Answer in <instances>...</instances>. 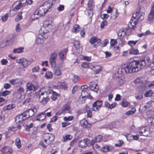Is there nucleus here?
I'll list each match as a JSON object with an SVG mask.
<instances>
[{
	"mask_svg": "<svg viewBox=\"0 0 154 154\" xmlns=\"http://www.w3.org/2000/svg\"><path fill=\"white\" fill-rule=\"evenodd\" d=\"M146 66L151 69L154 68V62H150L149 58L146 60H134L124 65L119 69L118 73L122 74L128 73L138 71Z\"/></svg>",
	"mask_w": 154,
	"mask_h": 154,
	"instance_id": "nucleus-1",
	"label": "nucleus"
},
{
	"mask_svg": "<svg viewBox=\"0 0 154 154\" xmlns=\"http://www.w3.org/2000/svg\"><path fill=\"white\" fill-rule=\"evenodd\" d=\"M54 139V136L52 134L47 133L44 135V140L40 141L39 145L44 148H46L47 146L51 144Z\"/></svg>",
	"mask_w": 154,
	"mask_h": 154,
	"instance_id": "nucleus-2",
	"label": "nucleus"
},
{
	"mask_svg": "<svg viewBox=\"0 0 154 154\" xmlns=\"http://www.w3.org/2000/svg\"><path fill=\"white\" fill-rule=\"evenodd\" d=\"M50 25V22L46 20L44 22L43 26L41 27L39 31V32L42 34V36H43L45 38H47L49 35L48 31L46 28H47V27Z\"/></svg>",
	"mask_w": 154,
	"mask_h": 154,
	"instance_id": "nucleus-3",
	"label": "nucleus"
},
{
	"mask_svg": "<svg viewBox=\"0 0 154 154\" xmlns=\"http://www.w3.org/2000/svg\"><path fill=\"white\" fill-rule=\"evenodd\" d=\"M47 12V11H45V9L42 6H41L35 11L34 14L35 15H37L38 16L36 17V18L38 19L39 17H41L44 16Z\"/></svg>",
	"mask_w": 154,
	"mask_h": 154,
	"instance_id": "nucleus-4",
	"label": "nucleus"
},
{
	"mask_svg": "<svg viewBox=\"0 0 154 154\" xmlns=\"http://www.w3.org/2000/svg\"><path fill=\"white\" fill-rule=\"evenodd\" d=\"M139 133L142 135L147 137L151 133L150 128L148 127H141L140 128Z\"/></svg>",
	"mask_w": 154,
	"mask_h": 154,
	"instance_id": "nucleus-5",
	"label": "nucleus"
},
{
	"mask_svg": "<svg viewBox=\"0 0 154 154\" xmlns=\"http://www.w3.org/2000/svg\"><path fill=\"white\" fill-rule=\"evenodd\" d=\"M37 112V109L35 108L30 109L26 110L24 111L23 112L25 114L24 115L26 116L27 119L29 118L32 117Z\"/></svg>",
	"mask_w": 154,
	"mask_h": 154,
	"instance_id": "nucleus-6",
	"label": "nucleus"
},
{
	"mask_svg": "<svg viewBox=\"0 0 154 154\" xmlns=\"http://www.w3.org/2000/svg\"><path fill=\"white\" fill-rule=\"evenodd\" d=\"M39 97L42 99L41 101L43 104H45L50 99V96H48L47 91L42 93Z\"/></svg>",
	"mask_w": 154,
	"mask_h": 154,
	"instance_id": "nucleus-7",
	"label": "nucleus"
},
{
	"mask_svg": "<svg viewBox=\"0 0 154 154\" xmlns=\"http://www.w3.org/2000/svg\"><path fill=\"white\" fill-rule=\"evenodd\" d=\"M102 104V101L101 100H97L93 104L91 108L92 111H97L100 108Z\"/></svg>",
	"mask_w": 154,
	"mask_h": 154,
	"instance_id": "nucleus-8",
	"label": "nucleus"
},
{
	"mask_svg": "<svg viewBox=\"0 0 154 154\" xmlns=\"http://www.w3.org/2000/svg\"><path fill=\"white\" fill-rule=\"evenodd\" d=\"M91 145H92L91 142L88 139L81 140L79 143V146L82 148L85 147L86 146H89Z\"/></svg>",
	"mask_w": 154,
	"mask_h": 154,
	"instance_id": "nucleus-9",
	"label": "nucleus"
},
{
	"mask_svg": "<svg viewBox=\"0 0 154 154\" xmlns=\"http://www.w3.org/2000/svg\"><path fill=\"white\" fill-rule=\"evenodd\" d=\"M24 113L23 112L15 117V121L17 123L21 122L27 119L26 116L24 115Z\"/></svg>",
	"mask_w": 154,
	"mask_h": 154,
	"instance_id": "nucleus-10",
	"label": "nucleus"
},
{
	"mask_svg": "<svg viewBox=\"0 0 154 154\" xmlns=\"http://www.w3.org/2000/svg\"><path fill=\"white\" fill-rule=\"evenodd\" d=\"M53 4V3L51 1H48L44 2L42 6L48 12L51 11Z\"/></svg>",
	"mask_w": 154,
	"mask_h": 154,
	"instance_id": "nucleus-11",
	"label": "nucleus"
},
{
	"mask_svg": "<svg viewBox=\"0 0 154 154\" xmlns=\"http://www.w3.org/2000/svg\"><path fill=\"white\" fill-rule=\"evenodd\" d=\"M88 6L89 9V12H88L89 16L90 18H91L93 16V13L92 9L94 8V4L93 1L89 0L88 3Z\"/></svg>",
	"mask_w": 154,
	"mask_h": 154,
	"instance_id": "nucleus-12",
	"label": "nucleus"
},
{
	"mask_svg": "<svg viewBox=\"0 0 154 154\" xmlns=\"http://www.w3.org/2000/svg\"><path fill=\"white\" fill-rule=\"evenodd\" d=\"M17 62L18 63H20L24 68H25L29 65V62L27 60L24 58H21L19 60H17Z\"/></svg>",
	"mask_w": 154,
	"mask_h": 154,
	"instance_id": "nucleus-13",
	"label": "nucleus"
},
{
	"mask_svg": "<svg viewBox=\"0 0 154 154\" xmlns=\"http://www.w3.org/2000/svg\"><path fill=\"white\" fill-rule=\"evenodd\" d=\"M48 93V95L50 96L51 99L53 100H55L57 98V93L53 91L52 90H50L47 91Z\"/></svg>",
	"mask_w": 154,
	"mask_h": 154,
	"instance_id": "nucleus-14",
	"label": "nucleus"
},
{
	"mask_svg": "<svg viewBox=\"0 0 154 154\" xmlns=\"http://www.w3.org/2000/svg\"><path fill=\"white\" fill-rule=\"evenodd\" d=\"M91 69L94 70L96 74H98L101 70L102 67L99 66L94 65L91 66Z\"/></svg>",
	"mask_w": 154,
	"mask_h": 154,
	"instance_id": "nucleus-15",
	"label": "nucleus"
},
{
	"mask_svg": "<svg viewBox=\"0 0 154 154\" xmlns=\"http://www.w3.org/2000/svg\"><path fill=\"white\" fill-rule=\"evenodd\" d=\"M46 110L39 113L37 116L36 120L39 121H41L44 120L46 116L45 114Z\"/></svg>",
	"mask_w": 154,
	"mask_h": 154,
	"instance_id": "nucleus-16",
	"label": "nucleus"
},
{
	"mask_svg": "<svg viewBox=\"0 0 154 154\" xmlns=\"http://www.w3.org/2000/svg\"><path fill=\"white\" fill-rule=\"evenodd\" d=\"M101 40L100 39L97 38L96 37H92L90 40V42L91 44H93L97 42V45H99L100 44Z\"/></svg>",
	"mask_w": 154,
	"mask_h": 154,
	"instance_id": "nucleus-17",
	"label": "nucleus"
},
{
	"mask_svg": "<svg viewBox=\"0 0 154 154\" xmlns=\"http://www.w3.org/2000/svg\"><path fill=\"white\" fill-rule=\"evenodd\" d=\"M114 147L111 146H106L102 147L101 150L103 152H106L108 151H112Z\"/></svg>",
	"mask_w": 154,
	"mask_h": 154,
	"instance_id": "nucleus-18",
	"label": "nucleus"
},
{
	"mask_svg": "<svg viewBox=\"0 0 154 154\" xmlns=\"http://www.w3.org/2000/svg\"><path fill=\"white\" fill-rule=\"evenodd\" d=\"M82 92L81 97H87L88 99H91L92 98L91 96L89 94L86 90H81Z\"/></svg>",
	"mask_w": 154,
	"mask_h": 154,
	"instance_id": "nucleus-19",
	"label": "nucleus"
},
{
	"mask_svg": "<svg viewBox=\"0 0 154 154\" xmlns=\"http://www.w3.org/2000/svg\"><path fill=\"white\" fill-rule=\"evenodd\" d=\"M80 122L81 125L84 128H89L91 126V125L88 123V121L85 119L81 120Z\"/></svg>",
	"mask_w": 154,
	"mask_h": 154,
	"instance_id": "nucleus-20",
	"label": "nucleus"
},
{
	"mask_svg": "<svg viewBox=\"0 0 154 154\" xmlns=\"http://www.w3.org/2000/svg\"><path fill=\"white\" fill-rule=\"evenodd\" d=\"M102 138V136L100 135H98L95 137V138L92 140L91 142L92 145H93L95 143V142H100Z\"/></svg>",
	"mask_w": 154,
	"mask_h": 154,
	"instance_id": "nucleus-21",
	"label": "nucleus"
},
{
	"mask_svg": "<svg viewBox=\"0 0 154 154\" xmlns=\"http://www.w3.org/2000/svg\"><path fill=\"white\" fill-rule=\"evenodd\" d=\"M39 34L38 36V37L37 38L36 41L35 43L37 45H38L39 44H41L43 42V39L41 38V37H43V38L46 39V38H45L43 36H42L41 35V34L39 33Z\"/></svg>",
	"mask_w": 154,
	"mask_h": 154,
	"instance_id": "nucleus-22",
	"label": "nucleus"
},
{
	"mask_svg": "<svg viewBox=\"0 0 154 154\" xmlns=\"http://www.w3.org/2000/svg\"><path fill=\"white\" fill-rule=\"evenodd\" d=\"M26 88L28 91H34L35 89V87L34 85L29 83L27 85Z\"/></svg>",
	"mask_w": 154,
	"mask_h": 154,
	"instance_id": "nucleus-23",
	"label": "nucleus"
},
{
	"mask_svg": "<svg viewBox=\"0 0 154 154\" xmlns=\"http://www.w3.org/2000/svg\"><path fill=\"white\" fill-rule=\"evenodd\" d=\"M134 20H131L129 22V23L131 26V28L134 29V28L137 27L136 24L137 20H136L135 19H133Z\"/></svg>",
	"mask_w": 154,
	"mask_h": 154,
	"instance_id": "nucleus-24",
	"label": "nucleus"
},
{
	"mask_svg": "<svg viewBox=\"0 0 154 154\" xmlns=\"http://www.w3.org/2000/svg\"><path fill=\"white\" fill-rule=\"evenodd\" d=\"M139 51L137 49L132 48L129 51V53L131 54L137 55L138 54Z\"/></svg>",
	"mask_w": 154,
	"mask_h": 154,
	"instance_id": "nucleus-25",
	"label": "nucleus"
},
{
	"mask_svg": "<svg viewBox=\"0 0 154 154\" xmlns=\"http://www.w3.org/2000/svg\"><path fill=\"white\" fill-rule=\"evenodd\" d=\"M72 138V136L69 134H67L65 136L63 137V139L62 140L63 142H65L67 140H70Z\"/></svg>",
	"mask_w": 154,
	"mask_h": 154,
	"instance_id": "nucleus-26",
	"label": "nucleus"
},
{
	"mask_svg": "<svg viewBox=\"0 0 154 154\" xmlns=\"http://www.w3.org/2000/svg\"><path fill=\"white\" fill-rule=\"evenodd\" d=\"M45 77L47 79H51L53 77L52 73L50 71H47L46 72Z\"/></svg>",
	"mask_w": 154,
	"mask_h": 154,
	"instance_id": "nucleus-27",
	"label": "nucleus"
},
{
	"mask_svg": "<svg viewBox=\"0 0 154 154\" xmlns=\"http://www.w3.org/2000/svg\"><path fill=\"white\" fill-rule=\"evenodd\" d=\"M138 12H139V16H137V19L138 20L141 21L144 18V13H141L140 10H139Z\"/></svg>",
	"mask_w": 154,
	"mask_h": 154,
	"instance_id": "nucleus-28",
	"label": "nucleus"
},
{
	"mask_svg": "<svg viewBox=\"0 0 154 154\" xmlns=\"http://www.w3.org/2000/svg\"><path fill=\"white\" fill-rule=\"evenodd\" d=\"M92 66V65H89V63L86 62H84L82 63L81 65V66L83 68H90L91 69V66Z\"/></svg>",
	"mask_w": 154,
	"mask_h": 154,
	"instance_id": "nucleus-29",
	"label": "nucleus"
},
{
	"mask_svg": "<svg viewBox=\"0 0 154 154\" xmlns=\"http://www.w3.org/2000/svg\"><path fill=\"white\" fill-rule=\"evenodd\" d=\"M22 12H20L16 16L15 18V20L16 21H18L20 20H21L22 18Z\"/></svg>",
	"mask_w": 154,
	"mask_h": 154,
	"instance_id": "nucleus-30",
	"label": "nucleus"
},
{
	"mask_svg": "<svg viewBox=\"0 0 154 154\" xmlns=\"http://www.w3.org/2000/svg\"><path fill=\"white\" fill-rule=\"evenodd\" d=\"M74 45L77 50L79 49L80 47V42L78 41H75Z\"/></svg>",
	"mask_w": 154,
	"mask_h": 154,
	"instance_id": "nucleus-31",
	"label": "nucleus"
},
{
	"mask_svg": "<svg viewBox=\"0 0 154 154\" xmlns=\"http://www.w3.org/2000/svg\"><path fill=\"white\" fill-rule=\"evenodd\" d=\"M79 26L78 25H75L72 29V31L74 32H77L79 31Z\"/></svg>",
	"mask_w": 154,
	"mask_h": 154,
	"instance_id": "nucleus-32",
	"label": "nucleus"
},
{
	"mask_svg": "<svg viewBox=\"0 0 154 154\" xmlns=\"http://www.w3.org/2000/svg\"><path fill=\"white\" fill-rule=\"evenodd\" d=\"M23 47H20L18 48H15L14 49L13 52L14 53H20L23 52Z\"/></svg>",
	"mask_w": 154,
	"mask_h": 154,
	"instance_id": "nucleus-33",
	"label": "nucleus"
},
{
	"mask_svg": "<svg viewBox=\"0 0 154 154\" xmlns=\"http://www.w3.org/2000/svg\"><path fill=\"white\" fill-rule=\"evenodd\" d=\"M15 143L18 148H19L21 147L20 140L19 138H16L15 140Z\"/></svg>",
	"mask_w": 154,
	"mask_h": 154,
	"instance_id": "nucleus-34",
	"label": "nucleus"
},
{
	"mask_svg": "<svg viewBox=\"0 0 154 154\" xmlns=\"http://www.w3.org/2000/svg\"><path fill=\"white\" fill-rule=\"evenodd\" d=\"M153 93V92L152 90H149L146 91L144 94V95L146 97H149L151 96Z\"/></svg>",
	"mask_w": 154,
	"mask_h": 154,
	"instance_id": "nucleus-35",
	"label": "nucleus"
},
{
	"mask_svg": "<svg viewBox=\"0 0 154 154\" xmlns=\"http://www.w3.org/2000/svg\"><path fill=\"white\" fill-rule=\"evenodd\" d=\"M154 18V12L150 11L148 16V20H152Z\"/></svg>",
	"mask_w": 154,
	"mask_h": 154,
	"instance_id": "nucleus-36",
	"label": "nucleus"
},
{
	"mask_svg": "<svg viewBox=\"0 0 154 154\" xmlns=\"http://www.w3.org/2000/svg\"><path fill=\"white\" fill-rule=\"evenodd\" d=\"M55 60H49V62L50 64L52 67H54L56 66V63Z\"/></svg>",
	"mask_w": 154,
	"mask_h": 154,
	"instance_id": "nucleus-37",
	"label": "nucleus"
},
{
	"mask_svg": "<svg viewBox=\"0 0 154 154\" xmlns=\"http://www.w3.org/2000/svg\"><path fill=\"white\" fill-rule=\"evenodd\" d=\"M73 119L74 117L72 116H69L68 117L65 116L63 118V120L65 121H71Z\"/></svg>",
	"mask_w": 154,
	"mask_h": 154,
	"instance_id": "nucleus-38",
	"label": "nucleus"
},
{
	"mask_svg": "<svg viewBox=\"0 0 154 154\" xmlns=\"http://www.w3.org/2000/svg\"><path fill=\"white\" fill-rule=\"evenodd\" d=\"M89 107L88 106L86 107V112L87 114V116L89 118H91L92 116L91 112L88 109H89Z\"/></svg>",
	"mask_w": 154,
	"mask_h": 154,
	"instance_id": "nucleus-39",
	"label": "nucleus"
},
{
	"mask_svg": "<svg viewBox=\"0 0 154 154\" xmlns=\"http://www.w3.org/2000/svg\"><path fill=\"white\" fill-rule=\"evenodd\" d=\"M57 57V55L56 53H53L51 54L49 60H56Z\"/></svg>",
	"mask_w": 154,
	"mask_h": 154,
	"instance_id": "nucleus-40",
	"label": "nucleus"
},
{
	"mask_svg": "<svg viewBox=\"0 0 154 154\" xmlns=\"http://www.w3.org/2000/svg\"><path fill=\"white\" fill-rule=\"evenodd\" d=\"M22 84V81L21 80L18 79V81H16L14 86H16V87L20 86H21Z\"/></svg>",
	"mask_w": 154,
	"mask_h": 154,
	"instance_id": "nucleus-41",
	"label": "nucleus"
},
{
	"mask_svg": "<svg viewBox=\"0 0 154 154\" xmlns=\"http://www.w3.org/2000/svg\"><path fill=\"white\" fill-rule=\"evenodd\" d=\"M60 58L61 59L63 60L66 58V55L63 52H60L59 54Z\"/></svg>",
	"mask_w": 154,
	"mask_h": 154,
	"instance_id": "nucleus-42",
	"label": "nucleus"
},
{
	"mask_svg": "<svg viewBox=\"0 0 154 154\" xmlns=\"http://www.w3.org/2000/svg\"><path fill=\"white\" fill-rule=\"evenodd\" d=\"M8 17V14L6 13L5 14L3 17H2V21L3 22H5L7 20Z\"/></svg>",
	"mask_w": 154,
	"mask_h": 154,
	"instance_id": "nucleus-43",
	"label": "nucleus"
},
{
	"mask_svg": "<svg viewBox=\"0 0 154 154\" xmlns=\"http://www.w3.org/2000/svg\"><path fill=\"white\" fill-rule=\"evenodd\" d=\"M13 105L12 104H9L5 107V110H8L12 109L14 108Z\"/></svg>",
	"mask_w": 154,
	"mask_h": 154,
	"instance_id": "nucleus-44",
	"label": "nucleus"
},
{
	"mask_svg": "<svg viewBox=\"0 0 154 154\" xmlns=\"http://www.w3.org/2000/svg\"><path fill=\"white\" fill-rule=\"evenodd\" d=\"M107 22L106 20L103 21L101 23L100 25V27L101 29H103L104 28V26H106L107 25Z\"/></svg>",
	"mask_w": 154,
	"mask_h": 154,
	"instance_id": "nucleus-45",
	"label": "nucleus"
},
{
	"mask_svg": "<svg viewBox=\"0 0 154 154\" xmlns=\"http://www.w3.org/2000/svg\"><path fill=\"white\" fill-rule=\"evenodd\" d=\"M139 16V12H137L135 13H134L133 14L132 17L131 18V20H132L133 19H135L136 20H137L138 19H137V16Z\"/></svg>",
	"mask_w": 154,
	"mask_h": 154,
	"instance_id": "nucleus-46",
	"label": "nucleus"
},
{
	"mask_svg": "<svg viewBox=\"0 0 154 154\" xmlns=\"http://www.w3.org/2000/svg\"><path fill=\"white\" fill-rule=\"evenodd\" d=\"M17 91L18 93H20V95L22 94L24 92V89L22 87H19L18 88Z\"/></svg>",
	"mask_w": 154,
	"mask_h": 154,
	"instance_id": "nucleus-47",
	"label": "nucleus"
},
{
	"mask_svg": "<svg viewBox=\"0 0 154 154\" xmlns=\"http://www.w3.org/2000/svg\"><path fill=\"white\" fill-rule=\"evenodd\" d=\"M40 69V68L39 66H36L33 67L32 69V72H38Z\"/></svg>",
	"mask_w": 154,
	"mask_h": 154,
	"instance_id": "nucleus-48",
	"label": "nucleus"
},
{
	"mask_svg": "<svg viewBox=\"0 0 154 154\" xmlns=\"http://www.w3.org/2000/svg\"><path fill=\"white\" fill-rule=\"evenodd\" d=\"M11 93V91H9L6 90L2 93V96H6L9 95Z\"/></svg>",
	"mask_w": 154,
	"mask_h": 154,
	"instance_id": "nucleus-49",
	"label": "nucleus"
},
{
	"mask_svg": "<svg viewBox=\"0 0 154 154\" xmlns=\"http://www.w3.org/2000/svg\"><path fill=\"white\" fill-rule=\"evenodd\" d=\"M33 124L32 123H30L29 125H26L25 129L26 131H28L30 128L32 127Z\"/></svg>",
	"mask_w": 154,
	"mask_h": 154,
	"instance_id": "nucleus-50",
	"label": "nucleus"
},
{
	"mask_svg": "<svg viewBox=\"0 0 154 154\" xmlns=\"http://www.w3.org/2000/svg\"><path fill=\"white\" fill-rule=\"evenodd\" d=\"M137 42V41H129L128 42V44L131 46H133V45H135Z\"/></svg>",
	"mask_w": 154,
	"mask_h": 154,
	"instance_id": "nucleus-51",
	"label": "nucleus"
},
{
	"mask_svg": "<svg viewBox=\"0 0 154 154\" xmlns=\"http://www.w3.org/2000/svg\"><path fill=\"white\" fill-rule=\"evenodd\" d=\"M1 64L2 65H6L8 63V60L5 59H3L1 61Z\"/></svg>",
	"mask_w": 154,
	"mask_h": 154,
	"instance_id": "nucleus-52",
	"label": "nucleus"
},
{
	"mask_svg": "<svg viewBox=\"0 0 154 154\" xmlns=\"http://www.w3.org/2000/svg\"><path fill=\"white\" fill-rule=\"evenodd\" d=\"M85 97H80L79 99V102L81 103H83L85 102Z\"/></svg>",
	"mask_w": 154,
	"mask_h": 154,
	"instance_id": "nucleus-53",
	"label": "nucleus"
},
{
	"mask_svg": "<svg viewBox=\"0 0 154 154\" xmlns=\"http://www.w3.org/2000/svg\"><path fill=\"white\" fill-rule=\"evenodd\" d=\"M74 77V78L73 79L72 81L74 83L76 82L79 80V78L78 76L75 75Z\"/></svg>",
	"mask_w": 154,
	"mask_h": 154,
	"instance_id": "nucleus-54",
	"label": "nucleus"
},
{
	"mask_svg": "<svg viewBox=\"0 0 154 154\" xmlns=\"http://www.w3.org/2000/svg\"><path fill=\"white\" fill-rule=\"evenodd\" d=\"M18 81V79H12L9 81V82L12 85H13L14 86L16 81Z\"/></svg>",
	"mask_w": 154,
	"mask_h": 154,
	"instance_id": "nucleus-55",
	"label": "nucleus"
},
{
	"mask_svg": "<svg viewBox=\"0 0 154 154\" xmlns=\"http://www.w3.org/2000/svg\"><path fill=\"white\" fill-rule=\"evenodd\" d=\"M95 86H97V84H95L94 82H91L89 84V87L91 90H92L93 87H95Z\"/></svg>",
	"mask_w": 154,
	"mask_h": 154,
	"instance_id": "nucleus-56",
	"label": "nucleus"
},
{
	"mask_svg": "<svg viewBox=\"0 0 154 154\" xmlns=\"http://www.w3.org/2000/svg\"><path fill=\"white\" fill-rule=\"evenodd\" d=\"M125 35V33L124 31L120 32L119 31L118 33V35L120 37H123Z\"/></svg>",
	"mask_w": 154,
	"mask_h": 154,
	"instance_id": "nucleus-57",
	"label": "nucleus"
},
{
	"mask_svg": "<svg viewBox=\"0 0 154 154\" xmlns=\"http://www.w3.org/2000/svg\"><path fill=\"white\" fill-rule=\"evenodd\" d=\"M122 105L124 107H127L130 105V103L127 101H124L122 102Z\"/></svg>",
	"mask_w": 154,
	"mask_h": 154,
	"instance_id": "nucleus-58",
	"label": "nucleus"
},
{
	"mask_svg": "<svg viewBox=\"0 0 154 154\" xmlns=\"http://www.w3.org/2000/svg\"><path fill=\"white\" fill-rule=\"evenodd\" d=\"M116 41L114 39H111L110 42V45L111 46H114L115 45L117 44Z\"/></svg>",
	"mask_w": 154,
	"mask_h": 154,
	"instance_id": "nucleus-59",
	"label": "nucleus"
},
{
	"mask_svg": "<svg viewBox=\"0 0 154 154\" xmlns=\"http://www.w3.org/2000/svg\"><path fill=\"white\" fill-rule=\"evenodd\" d=\"M123 144V141L121 140H119L118 144H115V146H121Z\"/></svg>",
	"mask_w": 154,
	"mask_h": 154,
	"instance_id": "nucleus-60",
	"label": "nucleus"
},
{
	"mask_svg": "<svg viewBox=\"0 0 154 154\" xmlns=\"http://www.w3.org/2000/svg\"><path fill=\"white\" fill-rule=\"evenodd\" d=\"M82 58L83 60H87L88 61H90L91 60V57H89L83 56L82 57Z\"/></svg>",
	"mask_w": 154,
	"mask_h": 154,
	"instance_id": "nucleus-61",
	"label": "nucleus"
},
{
	"mask_svg": "<svg viewBox=\"0 0 154 154\" xmlns=\"http://www.w3.org/2000/svg\"><path fill=\"white\" fill-rule=\"evenodd\" d=\"M30 98L26 99L23 102V104H25V105H26L28 104L30 102Z\"/></svg>",
	"mask_w": 154,
	"mask_h": 154,
	"instance_id": "nucleus-62",
	"label": "nucleus"
},
{
	"mask_svg": "<svg viewBox=\"0 0 154 154\" xmlns=\"http://www.w3.org/2000/svg\"><path fill=\"white\" fill-rule=\"evenodd\" d=\"M54 74L57 76H59L60 75L61 72L59 70H56Z\"/></svg>",
	"mask_w": 154,
	"mask_h": 154,
	"instance_id": "nucleus-63",
	"label": "nucleus"
},
{
	"mask_svg": "<svg viewBox=\"0 0 154 154\" xmlns=\"http://www.w3.org/2000/svg\"><path fill=\"white\" fill-rule=\"evenodd\" d=\"M60 86L61 88H66V84L65 82H61L60 83Z\"/></svg>",
	"mask_w": 154,
	"mask_h": 154,
	"instance_id": "nucleus-64",
	"label": "nucleus"
}]
</instances>
